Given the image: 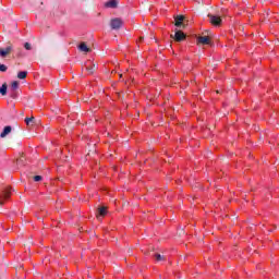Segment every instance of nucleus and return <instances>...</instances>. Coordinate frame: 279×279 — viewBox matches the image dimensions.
<instances>
[{"label": "nucleus", "mask_w": 279, "mask_h": 279, "mask_svg": "<svg viewBox=\"0 0 279 279\" xmlns=\"http://www.w3.org/2000/svg\"><path fill=\"white\" fill-rule=\"evenodd\" d=\"M109 25L111 29H121V27H123V20H121V17L111 19Z\"/></svg>", "instance_id": "obj_1"}, {"label": "nucleus", "mask_w": 279, "mask_h": 279, "mask_svg": "<svg viewBox=\"0 0 279 279\" xmlns=\"http://www.w3.org/2000/svg\"><path fill=\"white\" fill-rule=\"evenodd\" d=\"M175 40V43H182V40H186V34H184L182 31H175L174 35L170 36Z\"/></svg>", "instance_id": "obj_2"}, {"label": "nucleus", "mask_w": 279, "mask_h": 279, "mask_svg": "<svg viewBox=\"0 0 279 279\" xmlns=\"http://www.w3.org/2000/svg\"><path fill=\"white\" fill-rule=\"evenodd\" d=\"M174 25L175 27H182L184 29V27H186L184 25V15H177L174 17Z\"/></svg>", "instance_id": "obj_3"}, {"label": "nucleus", "mask_w": 279, "mask_h": 279, "mask_svg": "<svg viewBox=\"0 0 279 279\" xmlns=\"http://www.w3.org/2000/svg\"><path fill=\"white\" fill-rule=\"evenodd\" d=\"M208 19L211 23V25L219 26L221 25V17L213 14H208Z\"/></svg>", "instance_id": "obj_4"}, {"label": "nucleus", "mask_w": 279, "mask_h": 279, "mask_svg": "<svg viewBox=\"0 0 279 279\" xmlns=\"http://www.w3.org/2000/svg\"><path fill=\"white\" fill-rule=\"evenodd\" d=\"M105 8H111L112 10L119 8V1L118 0H109L105 2Z\"/></svg>", "instance_id": "obj_5"}, {"label": "nucleus", "mask_w": 279, "mask_h": 279, "mask_svg": "<svg viewBox=\"0 0 279 279\" xmlns=\"http://www.w3.org/2000/svg\"><path fill=\"white\" fill-rule=\"evenodd\" d=\"M16 90H19V81H14L11 84V92H12L11 97L13 99H16V95H15Z\"/></svg>", "instance_id": "obj_6"}, {"label": "nucleus", "mask_w": 279, "mask_h": 279, "mask_svg": "<svg viewBox=\"0 0 279 279\" xmlns=\"http://www.w3.org/2000/svg\"><path fill=\"white\" fill-rule=\"evenodd\" d=\"M10 195H11L10 189H7V190L2 193V196H0V205H1V206H3V201H4V199H10Z\"/></svg>", "instance_id": "obj_7"}, {"label": "nucleus", "mask_w": 279, "mask_h": 279, "mask_svg": "<svg viewBox=\"0 0 279 279\" xmlns=\"http://www.w3.org/2000/svg\"><path fill=\"white\" fill-rule=\"evenodd\" d=\"M12 133V126L11 125H7L4 126L3 131L0 134V138H5V136H8V134Z\"/></svg>", "instance_id": "obj_8"}, {"label": "nucleus", "mask_w": 279, "mask_h": 279, "mask_svg": "<svg viewBox=\"0 0 279 279\" xmlns=\"http://www.w3.org/2000/svg\"><path fill=\"white\" fill-rule=\"evenodd\" d=\"M199 45H210V38L208 36H201L197 38Z\"/></svg>", "instance_id": "obj_9"}, {"label": "nucleus", "mask_w": 279, "mask_h": 279, "mask_svg": "<svg viewBox=\"0 0 279 279\" xmlns=\"http://www.w3.org/2000/svg\"><path fill=\"white\" fill-rule=\"evenodd\" d=\"M78 50L83 53H90V48L86 45V43H81L78 45Z\"/></svg>", "instance_id": "obj_10"}, {"label": "nucleus", "mask_w": 279, "mask_h": 279, "mask_svg": "<svg viewBox=\"0 0 279 279\" xmlns=\"http://www.w3.org/2000/svg\"><path fill=\"white\" fill-rule=\"evenodd\" d=\"M12 51V45L8 46L7 48L0 49V56L1 58H5L10 52Z\"/></svg>", "instance_id": "obj_11"}, {"label": "nucleus", "mask_w": 279, "mask_h": 279, "mask_svg": "<svg viewBox=\"0 0 279 279\" xmlns=\"http://www.w3.org/2000/svg\"><path fill=\"white\" fill-rule=\"evenodd\" d=\"M25 123L26 125L29 128V126H34L37 124L36 122V118L34 117H31V118H25Z\"/></svg>", "instance_id": "obj_12"}, {"label": "nucleus", "mask_w": 279, "mask_h": 279, "mask_svg": "<svg viewBox=\"0 0 279 279\" xmlns=\"http://www.w3.org/2000/svg\"><path fill=\"white\" fill-rule=\"evenodd\" d=\"M0 95H8V83L2 84V86L0 87Z\"/></svg>", "instance_id": "obj_13"}, {"label": "nucleus", "mask_w": 279, "mask_h": 279, "mask_svg": "<svg viewBox=\"0 0 279 279\" xmlns=\"http://www.w3.org/2000/svg\"><path fill=\"white\" fill-rule=\"evenodd\" d=\"M26 158H25V156H21L20 158H17V165H19V167H25V165H26Z\"/></svg>", "instance_id": "obj_14"}, {"label": "nucleus", "mask_w": 279, "mask_h": 279, "mask_svg": "<svg viewBox=\"0 0 279 279\" xmlns=\"http://www.w3.org/2000/svg\"><path fill=\"white\" fill-rule=\"evenodd\" d=\"M98 214L100 215V217H106L107 214V208L106 207H99L98 208Z\"/></svg>", "instance_id": "obj_15"}, {"label": "nucleus", "mask_w": 279, "mask_h": 279, "mask_svg": "<svg viewBox=\"0 0 279 279\" xmlns=\"http://www.w3.org/2000/svg\"><path fill=\"white\" fill-rule=\"evenodd\" d=\"M19 80H25L27 77V71H22L17 73Z\"/></svg>", "instance_id": "obj_16"}, {"label": "nucleus", "mask_w": 279, "mask_h": 279, "mask_svg": "<svg viewBox=\"0 0 279 279\" xmlns=\"http://www.w3.org/2000/svg\"><path fill=\"white\" fill-rule=\"evenodd\" d=\"M153 256L157 262L165 260V256L160 255V253H155Z\"/></svg>", "instance_id": "obj_17"}, {"label": "nucleus", "mask_w": 279, "mask_h": 279, "mask_svg": "<svg viewBox=\"0 0 279 279\" xmlns=\"http://www.w3.org/2000/svg\"><path fill=\"white\" fill-rule=\"evenodd\" d=\"M24 49H26V51H32V44L25 43L24 44Z\"/></svg>", "instance_id": "obj_18"}, {"label": "nucleus", "mask_w": 279, "mask_h": 279, "mask_svg": "<svg viewBox=\"0 0 279 279\" xmlns=\"http://www.w3.org/2000/svg\"><path fill=\"white\" fill-rule=\"evenodd\" d=\"M0 71L5 73V71H8V66L5 64H0Z\"/></svg>", "instance_id": "obj_19"}, {"label": "nucleus", "mask_w": 279, "mask_h": 279, "mask_svg": "<svg viewBox=\"0 0 279 279\" xmlns=\"http://www.w3.org/2000/svg\"><path fill=\"white\" fill-rule=\"evenodd\" d=\"M86 71H88V73L93 75L95 73V65L92 68H86Z\"/></svg>", "instance_id": "obj_20"}, {"label": "nucleus", "mask_w": 279, "mask_h": 279, "mask_svg": "<svg viewBox=\"0 0 279 279\" xmlns=\"http://www.w3.org/2000/svg\"><path fill=\"white\" fill-rule=\"evenodd\" d=\"M41 180H43V177H40V175H35L34 177L35 182H40Z\"/></svg>", "instance_id": "obj_21"}, {"label": "nucleus", "mask_w": 279, "mask_h": 279, "mask_svg": "<svg viewBox=\"0 0 279 279\" xmlns=\"http://www.w3.org/2000/svg\"><path fill=\"white\" fill-rule=\"evenodd\" d=\"M182 233H184V231H183V230H181V231H180V234H182Z\"/></svg>", "instance_id": "obj_22"}, {"label": "nucleus", "mask_w": 279, "mask_h": 279, "mask_svg": "<svg viewBox=\"0 0 279 279\" xmlns=\"http://www.w3.org/2000/svg\"><path fill=\"white\" fill-rule=\"evenodd\" d=\"M182 233H184V231H183V230H181V231H180V234H182Z\"/></svg>", "instance_id": "obj_23"}, {"label": "nucleus", "mask_w": 279, "mask_h": 279, "mask_svg": "<svg viewBox=\"0 0 279 279\" xmlns=\"http://www.w3.org/2000/svg\"><path fill=\"white\" fill-rule=\"evenodd\" d=\"M182 233H184V231H183V230H181V231H180V234H182Z\"/></svg>", "instance_id": "obj_24"}]
</instances>
